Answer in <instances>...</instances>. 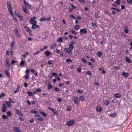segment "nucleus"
I'll list each match as a JSON object with an SVG mask.
<instances>
[{"instance_id":"obj_14","label":"nucleus","mask_w":132,"mask_h":132,"mask_svg":"<svg viewBox=\"0 0 132 132\" xmlns=\"http://www.w3.org/2000/svg\"><path fill=\"white\" fill-rule=\"evenodd\" d=\"M15 112L17 114L20 115L21 116H23V114L21 113V112L19 110H17V109H15L14 110Z\"/></svg>"},{"instance_id":"obj_44","label":"nucleus","mask_w":132,"mask_h":132,"mask_svg":"<svg viewBox=\"0 0 132 132\" xmlns=\"http://www.w3.org/2000/svg\"><path fill=\"white\" fill-rule=\"evenodd\" d=\"M66 109L67 111H71V107H70V106H69L67 107V108Z\"/></svg>"},{"instance_id":"obj_39","label":"nucleus","mask_w":132,"mask_h":132,"mask_svg":"<svg viewBox=\"0 0 132 132\" xmlns=\"http://www.w3.org/2000/svg\"><path fill=\"white\" fill-rule=\"evenodd\" d=\"M47 48V46H45L44 47L42 48H40V50L41 51H44V50L46 49Z\"/></svg>"},{"instance_id":"obj_19","label":"nucleus","mask_w":132,"mask_h":132,"mask_svg":"<svg viewBox=\"0 0 132 132\" xmlns=\"http://www.w3.org/2000/svg\"><path fill=\"white\" fill-rule=\"evenodd\" d=\"M103 102L104 104L106 106H107L109 104V102L106 100H104L103 101Z\"/></svg>"},{"instance_id":"obj_25","label":"nucleus","mask_w":132,"mask_h":132,"mask_svg":"<svg viewBox=\"0 0 132 132\" xmlns=\"http://www.w3.org/2000/svg\"><path fill=\"white\" fill-rule=\"evenodd\" d=\"M114 96L118 98H120L121 97L120 94L118 93H116L114 94Z\"/></svg>"},{"instance_id":"obj_46","label":"nucleus","mask_w":132,"mask_h":132,"mask_svg":"<svg viewBox=\"0 0 132 132\" xmlns=\"http://www.w3.org/2000/svg\"><path fill=\"white\" fill-rule=\"evenodd\" d=\"M29 74H26L25 75V76H24V77L25 79H27L29 78Z\"/></svg>"},{"instance_id":"obj_13","label":"nucleus","mask_w":132,"mask_h":132,"mask_svg":"<svg viewBox=\"0 0 132 132\" xmlns=\"http://www.w3.org/2000/svg\"><path fill=\"white\" fill-rule=\"evenodd\" d=\"M39 113L43 116L47 117V115L42 110H39Z\"/></svg>"},{"instance_id":"obj_43","label":"nucleus","mask_w":132,"mask_h":132,"mask_svg":"<svg viewBox=\"0 0 132 132\" xmlns=\"http://www.w3.org/2000/svg\"><path fill=\"white\" fill-rule=\"evenodd\" d=\"M14 13L15 15H16V16L18 17L20 15V14L19 13H17L16 12V11H15L14 12Z\"/></svg>"},{"instance_id":"obj_57","label":"nucleus","mask_w":132,"mask_h":132,"mask_svg":"<svg viewBox=\"0 0 132 132\" xmlns=\"http://www.w3.org/2000/svg\"><path fill=\"white\" fill-rule=\"evenodd\" d=\"M72 34H74V35H76L77 34V32L75 31V30H73L72 31V32H71Z\"/></svg>"},{"instance_id":"obj_31","label":"nucleus","mask_w":132,"mask_h":132,"mask_svg":"<svg viewBox=\"0 0 132 132\" xmlns=\"http://www.w3.org/2000/svg\"><path fill=\"white\" fill-rule=\"evenodd\" d=\"M36 119L37 120H38L40 121H43V118L41 117V116L40 117H38V118H36Z\"/></svg>"},{"instance_id":"obj_40","label":"nucleus","mask_w":132,"mask_h":132,"mask_svg":"<svg viewBox=\"0 0 132 132\" xmlns=\"http://www.w3.org/2000/svg\"><path fill=\"white\" fill-rule=\"evenodd\" d=\"M29 54V53L28 52H27L23 54L22 56H23L24 57L26 58V56L28 55Z\"/></svg>"},{"instance_id":"obj_49","label":"nucleus","mask_w":132,"mask_h":132,"mask_svg":"<svg viewBox=\"0 0 132 132\" xmlns=\"http://www.w3.org/2000/svg\"><path fill=\"white\" fill-rule=\"evenodd\" d=\"M25 28L26 29V30L28 32L30 30V29L28 27L26 26L25 27Z\"/></svg>"},{"instance_id":"obj_37","label":"nucleus","mask_w":132,"mask_h":132,"mask_svg":"<svg viewBox=\"0 0 132 132\" xmlns=\"http://www.w3.org/2000/svg\"><path fill=\"white\" fill-rule=\"evenodd\" d=\"M53 86L51 84H49L48 85L47 88L48 89H51L53 87Z\"/></svg>"},{"instance_id":"obj_56","label":"nucleus","mask_w":132,"mask_h":132,"mask_svg":"<svg viewBox=\"0 0 132 132\" xmlns=\"http://www.w3.org/2000/svg\"><path fill=\"white\" fill-rule=\"evenodd\" d=\"M66 62H72V60L70 59H68L66 60Z\"/></svg>"},{"instance_id":"obj_27","label":"nucleus","mask_w":132,"mask_h":132,"mask_svg":"<svg viewBox=\"0 0 132 132\" xmlns=\"http://www.w3.org/2000/svg\"><path fill=\"white\" fill-rule=\"evenodd\" d=\"M56 41L58 42H61L63 41V39L62 37H60L57 39Z\"/></svg>"},{"instance_id":"obj_2","label":"nucleus","mask_w":132,"mask_h":132,"mask_svg":"<svg viewBox=\"0 0 132 132\" xmlns=\"http://www.w3.org/2000/svg\"><path fill=\"white\" fill-rule=\"evenodd\" d=\"M75 44V42L72 40L71 42L70 43L69 45V47L68 48L69 50V51H68V54L70 55H71L72 54V52L71 51L73 50V45Z\"/></svg>"},{"instance_id":"obj_21","label":"nucleus","mask_w":132,"mask_h":132,"mask_svg":"<svg viewBox=\"0 0 132 132\" xmlns=\"http://www.w3.org/2000/svg\"><path fill=\"white\" fill-rule=\"evenodd\" d=\"M20 88V85H18L16 89L14 91V92L15 93H18L19 91Z\"/></svg>"},{"instance_id":"obj_33","label":"nucleus","mask_w":132,"mask_h":132,"mask_svg":"<svg viewBox=\"0 0 132 132\" xmlns=\"http://www.w3.org/2000/svg\"><path fill=\"white\" fill-rule=\"evenodd\" d=\"M102 55V53L101 51H98L97 52V56L99 57H101Z\"/></svg>"},{"instance_id":"obj_55","label":"nucleus","mask_w":132,"mask_h":132,"mask_svg":"<svg viewBox=\"0 0 132 132\" xmlns=\"http://www.w3.org/2000/svg\"><path fill=\"white\" fill-rule=\"evenodd\" d=\"M70 17L73 18V19H76L75 17L73 15L71 14L70 15Z\"/></svg>"},{"instance_id":"obj_50","label":"nucleus","mask_w":132,"mask_h":132,"mask_svg":"<svg viewBox=\"0 0 132 132\" xmlns=\"http://www.w3.org/2000/svg\"><path fill=\"white\" fill-rule=\"evenodd\" d=\"M76 92L80 94H81L83 93V91L81 90L77 89L76 90Z\"/></svg>"},{"instance_id":"obj_8","label":"nucleus","mask_w":132,"mask_h":132,"mask_svg":"<svg viewBox=\"0 0 132 132\" xmlns=\"http://www.w3.org/2000/svg\"><path fill=\"white\" fill-rule=\"evenodd\" d=\"M24 3L25 4V5L28 9H30L31 8V5L27 2H26L25 0L24 1Z\"/></svg>"},{"instance_id":"obj_11","label":"nucleus","mask_w":132,"mask_h":132,"mask_svg":"<svg viewBox=\"0 0 132 132\" xmlns=\"http://www.w3.org/2000/svg\"><path fill=\"white\" fill-rule=\"evenodd\" d=\"M32 25L31 28L33 29H39L40 28L39 26L38 25H36V24H34Z\"/></svg>"},{"instance_id":"obj_24","label":"nucleus","mask_w":132,"mask_h":132,"mask_svg":"<svg viewBox=\"0 0 132 132\" xmlns=\"http://www.w3.org/2000/svg\"><path fill=\"white\" fill-rule=\"evenodd\" d=\"M20 60H21V61L20 63V65L21 66L23 65H23L24 64V62L23 61V59L22 58H21Z\"/></svg>"},{"instance_id":"obj_18","label":"nucleus","mask_w":132,"mask_h":132,"mask_svg":"<svg viewBox=\"0 0 132 132\" xmlns=\"http://www.w3.org/2000/svg\"><path fill=\"white\" fill-rule=\"evenodd\" d=\"M22 9L24 12L26 13L27 14L29 13V11L26 7H23Z\"/></svg>"},{"instance_id":"obj_9","label":"nucleus","mask_w":132,"mask_h":132,"mask_svg":"<svg viewBox=\"0 0 132 132\" xmlns=\"http://www.w3.org/2000/svg\"><path fill=\"white\" fill-rule=\"evenodd\" d=\"M2 112H6L7 110V107H6V105L5 104H4L2 106Z\"/></svg>"},{"instance_id":"obj_64","label":"nucleus","mask_w":132,"mask_h":132,"mask_svg":"<svg viewBox=\"0 0 132 132\" xmlns=\"http://www.w3.org/2000/svg\"><path fill=\"white\" fill-rule=\"evenodd\" d=\"M24 86L25 87H27L28 86V84L26 82H25L24 85Z\"/></svg>"},{"instance_id":"obj_36","label":"nucleus","mask_w":132,"mask_h":132,"mask_svg":"<svg viewBox=\"0 0 132 132\" xmlns=\"http://www.w3.org/2000/svg\"><path fill=\"white\" fill-rule=\"evenodd\" d=\"M6 104L8 107H11L12 106L11 104L9 102H7L6 103Z\"/></svg>"},{"instance_id":"obj_47","label":"nucleus","mask_w":132,"mask_h":132,"mask_svg":"<svg viewBox=\"0 0 132 132\" xmlns=\"http://www.w3.org/2000/svg\"><path fill=\"white\" fill-rule=\"evenodd\" d=\"M86 72V75H91L92 74V72L90 71H87Z\"/></svg>"},{"instance_id":"obj_41","label":"nucleus","mask_w":132,"mask_h":132,"mask_svg":"<svg viewBox=\"0 0 132 132\" xmlns=\"http://www.w3.org/2000/svg\"><path fill=\"white\" fill-rule=\"evenodd\" d=\"M6 94L4 93H2L0 94V98L4 97L5 96Z\"/></svg>"},{"instance_id":"obj_34","label":"nucleus","mask_w":132,"mask_h":132,"mask_svg":"<svg viewBox=\"0 0 132 132\" xmlns=\"http://www.w3.org/2000/svg\"><path fill=\"white\" fill-rule=\"evenodd\" d=\"M110 116L111 117H116L117 115V114L116 113H112L111 114H109Z\"/></svg>"},{"instance_id":"obj_4","label":"nucleus","mask_w":132,"mask_h":132,"mask_svg":"<svg viewBox=\"0 0 132 132\" xmlns=\"http://www.w3.org/2000/svg\"><path fill=\"white\" fill-rule=\"evenodd\" d=\"M75 122V120L73 119H71L67 121L66 124L68 126H70L73 125Z\"/></svg>"},{"instance_id":"obj_7","label":"nucleus","mask_w":132,"mask_h":132,"mask_svg":"<svg viewBox=\"0 0 132 132\" xmlns=\"http://www.w3.org/2000/svg\"><path fill=\"white\" fill-rule=\"evenodd\" d=\"M80 34L81 35L82 34H86L87 33V32L85 28H84L81 29L80 30Z\"/></svg>"},{"instance_id":"obj_54","label":"nucleus","mask_w":132,"mask_h":132,"mask_svg":"<svg viewBox=\"0 0 132 132\" xmlns=\"http://www.w3.org/2000/svg\"><path fill=\"white\" fill-rule=\"evenodd\" d=\"M55 52L56 53L58 54L60 53L61 52L60 51L57 49H56Z\"/></svg>"},{"instance_id":"obj_17","label":"nucleus","mask_w":132,"mask_h":132,"mask_svg":"<svg viewBox=\"0 0 132 132\" xmlns=\"http://www.w3.org/2000/svg\"><path fill=\"white\" fill-rule=\"evenodd\" d=\"M125 60L128 63H131V60L128 58L127 56H126L125 58Z\"/></svg>"},{"instance_id":"obj_42","label":"nucleus","mask_w":132,"mask_h":132,"mask_svg":"<svg viewBox=\"0 0 132 132\" xmlns=\"http://www.w3.org/2000/svg\"><path fill=\"white\" fill-rule=\"evenodd\" d=\"M28 94L30 96H32L33 95V93L30 91H28L27 92Z\"/></svg>"},{"instance_id":"obj_23","label":"nucleus","mask_w":132,"mask_h":132,"mask_svg":"<svg viewBox=\"0 0 132 132\" xmlns=\"http://www.w3.org/2000/svg\"><path fill=\"white\" fill-rule=\"evenodd\" d=\"M96 110L97 112H101L102 111V109L99 106L96 107Z\"/></svg>"},{"instance_id":"obj_48","label":"nucleus","mask_w":132,"mask_h":132,"mask_svg":"<svg viewBox=\"0 0 132 132\" xmlns=\"http://www.w3.org/2000/svg\"><path fill=\"white\" fill-rule=\"evenodd\" d=\"M54 90L56 92H59L60 91V90L57 87H55L54 88Z\"/></svg>"},{"instance_id":"obj_45","label":"nucleus","mask_w":132,"mask_h":132,"mask_svg":"<svg viewBox=\"0 0 132 132\" xmlns=\"http://www.w3.org/2000/svg\"><path fill=\"white\" fill-rule=\"evenodd\" d=\"M18 17L20 19V20L21 21H22L23 20V16L21 15H20Z\"/></svg>"},{"instance_id":"obj_32","label":"nucleus","mask_w":132,"mask_h":132,"mask_svg":"<svg viewBox=\"0 0 132 132\" xmlns=\"http://www.w3.org/2000/svg\"><path fill=\"white\" fill-rule=\"evenodd\" d=\"M79 100L82 102H83L84 100V97L82 96H80L79 97Z\"/></svg>"},{"instance_id":"obj_60","label":"nucleus","mask_w":132,"mask_h":132,"mask_svg":"<svg viewBox=\"0 0 132 132\" xmlns=\"http://www.w3.org/2000/svg\"><path fill=\"white\" fill-rule=\"evenodd\" d=\"M81 60L84 63H85L87 62V61L84 58H82Z\"/></svg>"},{"instance_id":"obj_35","label":"nucleus","mask_w":132,"mask_h":132,"mask_svg":"<svg viewBox=\"0 0 132 132\" xmlns=\"http://www.w3.org/2000/svg\"><path fill=\"white\" fill-rule=\"evenodd\" d=\"M91 24L92 27L94 28H96L97 27V25L95 23L92 22Z\"/></svg>"},{"instance_id":"obj_61","label":"nucleus","mask_w":132,"mask_h":132,"mask_svg":"<svg viewBox=\"0 0 132 132\" xmlns=\"http://www.w3.org/2000/svg\"><path fill=\"white\" fill-rule=\"evenodd\" d=\"M68 50H69V49H68V48H65L64 49V52H65V53H68Z\"/></svg>"},{"instance_id":"obj_38","label":"nucleus","mask_w":132,"mask_h":132,"mask_svg":"<svg viewBox=\"0 0 132 132\" xmlns=\"http://www.w3.org/2000/svg\"><path fill=\"white\" fill-rule=\"evenodd\" d=\"M80 28L79 25H77L75 26L74 28L76 30H78Z\"/></svg>"},{"instance_id":"obj_5","label":"nucleus","mask_w":132,"mask_h":132,"mask_svg":"<svg viewBox=\"0 0 132 132\" xmlns=\"http://www.w3.org/2000/svg\"><path fill=\"white\" fill-rule=\"evenodd\" d=\"M72 100L77 105H78L79 104L80 101L79 100L78 97L77 96H74Z\"/></svg>"},{"instance_id":"obj_15","label":"nucleus","mask_w":132,"mask_h":132,"mask_svg":"<svg viewBox=\"0 0 132 132\" xmlns=\"http://www.w3.org/2000/svg\"><path fill=\"white\" fill-rule=\"evenodd\" d=\"M129 73L128 72H123L122 73L121 75L125 77V78H127L129 76Z\"/></svg>"},{"instance_id":"obj_28","label":"nucleus","mask_w":132,"mask_h":132,"mask_svg":"<svg viewBox=\"0 0 132 132\" xmlns=\"http://www.w3.org/2000/svg\"><path fill=\"white\" fill-rule=\"evenodd\" d=\"M14 44H15V42L14 41H12L11 42V44H10V46H11V47L12 49L13 48V47H14Z\"/></svg>"},{"instance_id":"obj_6","label":"nucleus","mask_w":132,"mask_h":132,"mask_svg":"<svg viewBox=\"0 0 132 132\" xmlns=\"http://www.w3.org/2000/svg\"><path fill=\"white\" fill-rule=\"evenodd\" d=\"M47 109L50 110H51L52 111V113H53L54 114H56L57 115H58V113L56 111L55 109L52 108H51L50 107H48L47 108Z\"/></svg>"},{"instance_id":"obj_16","label":"nucleus","mask_w":132,"mask_h":132,"mask_svg":"<svg viewBox=\"0 0 132 132\" xmlns=\"http://www.w3.org/2000/svg\"><path fill=\"white\" fill-rule=\"evenodd\" d=\"M14 31L15 34L16 35V36L18 37L19 38L21 37V35L20 34H19V33L18 32V31L16 29H15L14 30Z\"/></svg>"},{"instance_id":"obj_30","label":"nucleus","mask_w":132,"mask_h":132,"mask_svg":"<svg viewBox=\"0 0 132 132\" xmlns=\"http://www.w3.org/2000/svg\"><path fill=\"white\" fill-rule=\"evenodd\" d=\"M76 6H75L72 4H70L69 7V9H76Z\"/></svg>"},{"instance_id":"obj_20","label":"nucleus","mask_w":132,"mask_h":132,"mask_svg":"<svg viewBox=\"0 0 132 132\" xmlns=\"http://www.w3.org/2000/svg\"><path fill=\"white\" fill-rule=\"evenodd\" d=\"M13 129L16 132H22L17 127H14Z\"/></svg>"},{"instance_id":"obj_10","label":"nucleus","mask_w":132,"mask_h":132,"mask_svg":"<svg viewBox=\"0 0 132 132\" xmlns=\"http://www.w3.org/2000/svg\"><path fill=\"white\" fill-rule=\"evenodd\" d=\"M5 65L7 68H9L10 67L9 60L8 59H6L5 61Z\"/></svg>"},{"instance_id":"obj_22","label":"nucleus","mask_w":132,"mask_h":132,"mask_svg":"<svg viewBox=\"0 0 132 132\" xmlns=\"http://www.w3.org/2000/svg\"><path fill=\"white\" fill-rule=\"evenodd\" d=\"M52 53L48 51H45V54L47 57L49 56Z\"/></svg>"},{"instance_id":"obj_52","label":"nucleus","mask_w":132,"mask_h":132,"mask_svg":"<svg viewBox=\"0 0 132 132\" xmlns=\"http://www.w3.org/2000/svg\"><path fill=\"white\" fill-rule=\"evenodd\" d=\"M2 116L3 118L4 119H7V117L6 115H2Z\"/></svg>"},{"instance_id":"obj_26","label":"nucleus","mask_w":132,"mask_h":132,"mask_svg":"<svg viewBox=\"0 0 132 132\" xmlns=\"http://www.w3.org/2000/svg\"><path fill=\"white\" fill-rule=\"evenodd\" d=\"M56 43H53L52 45V46L50 47V48L51 49H53L56 47Z\"/></svg>"},{"instance_id":"obj_3","label":"nucleus","mask_w":132,"mask_h":132,"mask_svg":"<svg viewBox=\"0 0 132 132\" xmlns=\"http://www.w3.org/2000/svg\"><path fill=\"white\" fill-rule=\"evenodd\" d=\"M36 18V17L35 16H34L32 17H31L29 21V22L30 24H37V21L35 20Z\"/></svg>"},{"instance_id":"obj_1","label":"nucleus","mask_w":132,"mask_h":132,"mask_svg":"<svg viewBox=\"0 0 132 132\" xmlns=\"http://www.w3.org/2000/svg\"><path fill=\"white\" fill-rule=\"evenodd\" d=\"M7 8H8L10 14L11 15L13 18V20L16 23L17 22V19L16 17H15L13 16V14L12 13V8L11 5V3L10 2H8L7 3Z\"/></svg>"},{"instance_id":"obj_51","label":"nucleus","mask_w":132,"mask_h":132,"mask_svg":"<svg viewBox=\"0 0 132 132\" xmlns=\"http://www.w3.org/2000/svg\"><path fill=\"white\" fill-rule=\"evenodd\" d=\"M9 101L10 102V103H14V102L13 101V100L11 99L10 98H9Z\"/></svg>"},{"instance_id":"obj_53","label":"nucleus","mask_w":132,"mask_h":132,"mask_svg":"<svg viewBox=\"0 0 132 132\" xmlns=\"http://www.w3.org/2000/svg\"><path fill=\"white\" fill-rule=\"evenodd\" d=\"M116 3L117 4L119 5L120 4V0H116Z\"/></svg>"},{"instance_id":"obj_62","label":"nucleus","mask_w":132,"mask_h":132,"mask_svg":"<svg viewBox=\"0 0 132 132\" xmlns=\"http://www.w3.org/2000/svg\"><path fill=\"white\" fill-rule=\"evenodd\" d=\"M104 12L105 14H108L109 13L108 11L106 10H105L103 11Z\"/></svg>"},{"instance_id":"obj_29","label":"nucleus","mask_w":132,"mask_h":132,"mask_svg":"<svg viewBox=\"0 0 132 132\" xmlns=\"http://www.w3.org/2000/svg\"><path fill=\"white\" fill-rule=\"evenodd\" d=\"M5 72L6 75L9 78H10V75L9 72L6 70H5Z\"/></svg>"},{"instance_id":"obj_58","label":"nucleus","mask_w":132,"mask_h":132,"mask_svg":"<svg viewBox=\"0 0 132 132\" xmlns=\"http://www.w3.org/2000/svg\"><path fill=\"white\" fill-rule=\"evenodd\" d=\"M127 3L130 4H132V0H127Z\"/></svg>"},{"instance_id":"obj_12","label":"nucleus","mask_w":132,"mask_h":132,"mask_svg":"<svg viewBox=\"0 0 132 132\" xmlns=\"http://www.w3.org/2000/svg\"><path fill=\"white\" fill-rule=\"evenodd\" d=\"M51 18L50 17H49V18H47V19H46V18H45L43 17L40 18V21H44L46 20H48L49 21H50L51 20Z\"/></svg>"},{"instance_id":"obj_59","label":"nucleus","mask_w":132,"mask_h":132,"mask_svg":"<svg viewBox=\"0 0 132 132\" xmlns=\"http://www.w3.org/2000/svg\"><path fill=\"white\" fill-rule=\"evenodd\" d=\"M7 114L8 116H9V117L11 115V112L10 111H9L7 112Z\"/></svg>"},{"instance_id":"obj_63","label":"nucleus","mask_w":132,"mask_h":132,"mask_svg":"<svg viewBox=\"0 0 132 132\" xmlns=\"http://www.w3.org/2000/svg\"><path fill=\"white\" fill-rule=\"evenodd\" d=\"M16 62L14 60H12V61L11 63V65H12V64L15 63Z\"/></svg>"}]
</instances>
